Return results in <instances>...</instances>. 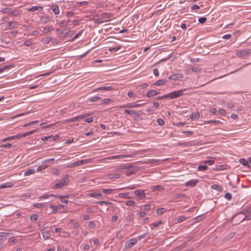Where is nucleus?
<instances>
[{
  "label": "nucleus",
  "instance_id": "1",
  "mask_svg": "<svg viewBox=\"0 0 251 251\" xmlns=\"http://www.w3.org/2000/svg\"><path fill=\"white\" fill-rule=\"evenodd\" d=\"M69 181V176L68 175H66L60 181L53 186V188L54 189L60 188L66 185L68 183Z\"/></svg>",
  "mask_w": 251,
  "mask_h": 251
},
{
  "label": "nucleus",
  "instance_id": "2",
  "mask_svg": "<svg viewBox=\"0 0 251 251\" xmlns=\"http://www.w3.org/2000/svg\"><path fill=\"white\" fill-rule=\"evenodd\" d=\"M186 91V89H181L178 91L172 92L168 94L169 98L170 99H177L184 94V92Z\"/></svg>",
  "mask_w": 251,
  "mask_h": 251
},
{
  "label": "nucleus",
  "instance_id": "3",
  "mask_svg": "<svg viewBox=\"0 0 251 251\" xmlns=\"http://www.w3.org/2000/svg\"><path fill=\"white\" fill-rule=\"evenodd\" d=\"M240 215H245V217L243 220H251V206L246 208L242 212L239 213L237 216Z\"/></svg>",
  "mask_w": 251,
  "mask_h": 251
},
{
  "label": "nucleus",
  "instance_id": "4",
  "mask_svg": "<svg viewBox=\"0 0 251 251\" xmlns=\"http://www.w3.org/2000/svg\"><path fill=\"white\" fill-rule=\"evenodd\" d=\"M135 154H122V155H114L111 156L107 157L106 159H120V158H125L127 157H134Z\"/></svg>",
  "mask_w": 251,
  "mask_h": 251
},
{
  "label": "nucleus",
  "instance_id": "5",
  "mask_svg": "<svg viewBox=\"0 0 251 251\" xmlns=\"http://www.w3.org/2000/svg\"><path fill=\"white\" fill-rule=\"evenodd\" d=\"M93 114L92 113H88L84 114L83 115H79L78 116H76L75 117L72 118L68 120L69 122H75L78 121L80 119H83L84 118L87 117L88 116H90Z\"/></svg>",
  "mask_w": 251,
  "mask_h": 251
},
{
  "label": "nucleus",
  "instance_id": "6",
  "mask_svg": "<svg viewBox=\"0 0 251 251\" xmlns=\"http://www.w3.org/2000/svg\"><path fill=\"white\" fill-rule=\"evenodd\" d=\"M251 51L249 50L245 49L240 50L236 52V55L238 57H243L248 56Z\"/></svg>",
  "mask_w": 251,
  "mask_h": 251
},
{
  "label": "nucleus",
  "instance_id": "7",
  "mask_svg": "<svg viewBox=\"0 0 251 251\" xmlns=\"http://www.w3.org/2000/svg\"><path fill=\"white\" fill-rule=\"evenodd\" d=\"M41 232L45 240L49 239L51 236V233L47 227L42 228L41 230Z\"/></svg>",
  "mask_w": 251,
  "mask_h": 251
},
{
  "label": "nucleus",
  "instance_id": "8",
  "mask_svg": "<svg viewBox=\"0 0 251 251\" xmlns=\"http://www.w3.org/2000/svg\"><path fill=\"white\" fill-rule=\"evenodd\" d=\"M137 242V240L135 238H132L125 243L126 248H130L134 246Z\"/></svg>",
  "mask_w": 251,
  "mask_h": 251
},
{
  "label": "nucleus",
  "instance_id": "9",
  "mask_svg": "<svg viewBox=\"0 0 251 251\" xmlns=\"http://www.w3.org/2000/svg\"><path fill=\"white\" fill-rule=\"evenodd\" d=\"M135 195L138 197L139 199L142 200L146 198V194L143 190H136L134 191Z\"/></svg>",
  "mask_w": 251,
  "mask_h": 251
},
{
  "label": "nucleus",
  "instance_id": "10",
  "mask_svg": "<svg viewBox=\"0 0 251 251\" xmlns=\"http://www.w3.org/2000/svg\"><path fill=\"white\" fill-rule=\"evenodd\" d=\"M9 234V233L0 232V244L1 245H2L4 242L6 237Z\"/></svg>",
  "mask_w": 251,
  "mask_h": 251
},
{
  "label": "nucleus",
  "instance_id": "11",
  "mask_svg": "<svg viewBox=\"0 0 251 251\" xmlns=\"http://www.w3.org/2000/svg\"><path fill=\"white\" fill-rule=\"evenodd\" d=\"M183 77V75L181 74H175L171 75L169 77V79L172 80H176L177 79L182 78Z\"/></svg>",
  "mask_w": 251,
  "mask_h": 251
},
{
  "label": "nucleus",
  "instance_id": "12",
  "mask_svg": "<svg viewBox=\"0 0 251 251\" xmlns=\"http://www.w3.org/2000/svg\"><path fill=\"white\" fill-rule=\"evenodd\" d=\"M21 14V11L18 8H14V10H11L10 16L11 17H18Z\"/></svg>",
  "mask_w": 251,
  "mask_h": 251
},
{
  "label": "nucleus",
  "instance_id": "13",
  "mask_svg": "<svg viewBox=\"0 0 251 251\" xmlns=\"http://www.w3.org/2000/svg\"><path fill=\"white\" fill-rule=\"evenodd\" d=\"M198 182V180L197 179H191L186 183V185L189 187H194Z\"/></svg>",
  "mask_w": 251,
  "mask_h": 251
},
{
  "label": "nucleus",
  "instance_id": "14",
  "mask_svg": "<svg viewBox=\"0 0 251 251\" xmlns=\"http://www.w3.org/2000/svg\"><path fill=\"white\" fill-rule=\"evenodd\" d=\"M160 94V92L154 90H152L149 91L147 94V96L148 98H151L153 96H156Z\"/></svg>",
  "mask_w": 251,
  "mask_h": 251
},
{
  "label": "nucleus",
  "instance_id": "15",
  "mask_svg": "<svg viewBox=\"0 0 251 251\" xmlns=\"http://www.w3.org/2000/svg\"><path fill=\"white\" fill-rule=\"evenodd\" d=\"M14 185L13 183L10 182H6L4 184L0 185V189L5 188H11Z\"/></svg>",
  "mask_w": 251,
  "mask_h": 251
},
{
  "label": "nucleus",
  "instance_id": "16",
  "mask_svg": "<svg viewBox=\"0 0 251 251\" xmlns=\"http://www.w3.org/2000/svg\"><path fill=\"white\" fill-rule=\"evenodd\" d=\"M51 9L54 12L55 15L59 14V6L57 4H53L51 6Z\"/></svg>",
  "mask_w": 251,
  "mask_h": 251
},
{
  "label": "nucleus",
  "instance_id": "17",
  "mask_svg": "<svg viewBox=\"0 0 251 251\" xmlns=\"http://www.w3.org/2000/svg\"><path fill=\"white\" fill-rule=\"evenodd\" d=\"M18 24L16 22H10L8 24L7 28L8 29H13L15 27H17Z\"/></svg>",
  "mask_w": 251,
  "mask_h": 251
},
{
  "label": "nucleus",
  "instance_id": "18",
  "mask_svg": "<svg viewBox=\"0 0 251 251\" xmlns=\"http://www.w3.org/2000/svg\"><path fill=\"white\" fill-rule=\"evenodd\" d=\"M118 167H119V169H121V170L129 169L135 168L134 167H133V165H129V164L121 165V166H119Z\"/></svg>",
  "mask_w": 251,
  "mask_h": 251
},
{
  "label": "nucleus",
  "instance_id": "19",
  "mask_svg": "<svg viewBox=\"0 0 251 251\" xmlns=\"http://www.w3.org/2000/svg\"><path fill=\"white\" fill-rule=\"evenodd\" d=\"M38 10L42 11L43 10V7L40 6H34L27 9L28 11L30 12H33Z\"/></svg>",
  "mask_w": 251,
  "mask_h": 251
},
{
  "label": "nucleus",
  "instance_id": "20",
  "mask_svg": "<svg viewBox=\"0 0 251 251\" xmlns=\"http://www.w3.org/2000/svg\"><path fill=\"white\" fill-rule=\"evenodd\" d=\"M50 21V18L49 16H43L40 19V22L42 24H46Z\"/></svg>",
  "mask_w": 251,
  "mask_h": 251
},
{
  "label": "nucleus",
  "instance_id": "21",
  "mask_svg": "<svg viewBox=\"0 0 251 251\" xmlns=\"http://www.w3.org/2000/svg\"><path fill=\"white\" fill-rule=\"evenodd\" d=\"M200 118V114L199 112L193 113L190 115V118L193 120H198Z\"/></svg>",
  "mask_w": 251,
  "mask_h": 251
},
{
  "label": "nucleus",
  "instance_id": "22",
  "mask_svg": "<svg viewBox=\"0 0 251 251\" xmlns=\"http://www.w3.org/2000/svg\"><path fill=\"white\" fill-rule=\"evenodd\" d=\"M163 190H164L163 186H162L161 185H159L154 186L152 188V191H153V192L155 191H161Z\"/></svg>",
  "mask_w": 251,
  "mask_h": 251
},
{
  "label": "nucleus",
  "instance_id": "23",
  "mask_svg": "<svg viewBox=\"0 0 251 251\" xmlns=\"http://www.w3.org/2000/svg\"><path fill=\"white\" fill-rule=\"evenodd\" d=\"M100 91L104 90L106 91H111L114 89V88L112 86H103L100 87Z\"/></svg>",
  "mask_w": 251,
  "mask_h": 251
},
{
  "label": "nucleus",
  "instance_id": "24",
  "mask_svg": "<svg viewBox=\"0 0 251 251\" xmlns=\"http://www.w3.org/2000/svg\"><path fill=\"white\" fill-rule=\"evenodd\" d=\"M212 188L213 189L216 190L218 191L222 192L223 190V188L222 186L218 185V184H214L212 186Z\"/></svg>",
  "mask_w": 251,
  "mask_h": 251
},
{
  "label": "nucleus",
  "instance_id": "25",
  "mask_svg": "<svg viewBox=\"0 0 251 251\" xmlns=\"http://www.w3.org/2000/svg\"><path fill=\"white\" fill-rule=\"evenodd\" d=\"M189 69L191 70L192 72H196V73H200L201 71V70L200 68L195 67V66H191L189 68Z\"/></svg>",
  "mask_w": 251,
  "mask_h": 251
},
{
  "label": "nucleus",
  "instance_id": "26",
  "mask_svg": "<svg viewBox=\"0 0 251 251\" xmlns=\"http://www.w3.org/2000/svg\"><path fill=\"white\" fill-rule=\"evenodd\" d=\"M129 195V193H121L119 194V196L120 197L123 199H129L131 197H130Z\"/></svg>",
  "mask_w": 251,
  "mask_h": 251
},
{
  "label": "nucleus",
  "instance_id": "27",
  "mask_svg": "<svg viewBox=\"0 0 251 251\" xmlns=\"http://www.w3.org/2000/svg\"><path fill=\"white\" fill-rule=\"evenodd\" d=\"M159 162L158 160L155 159H148L147 161L145 162V163L146 164H156Z\"/></svg>",
  "mask_w": 251,
  "mask_h": 251
},
{
  "label": "nucleus",
  "instance_id": "28",
  "mask_svg": "<svg viewBox=\"0 0 251 251\" xmlns=\"http://www.w3.org/2000/svg\"><path fill=\"white\" fill-rule=\"evenodd\" d=\"M78 166H80L79 161H75L67 166V168H74Z\"/></svg>",
  "mask_w": 251,
  "mask_h": 251
},
{
  "label": "nucleus",
  "instance_id": "29",
  "mask_svg": "<svg viewBox=\"0 0 251 251\" xmlns=\"http://www.w3.org/2000/svg\"><path fill=\"white\" fill-rule=\"evenodd\" d=\"M12 8H10V7H6V8H3L1 10V12L3 13H5V14H9V15L11 13V11L12 10Z\"/></svg>",
  "mask_w": 251,
  "mask_h": 251
},
{
  "label": "nucleus",
  "instance_id": "30",
  "mask_svg": "<svg viewBox=\"0 0 251 251\" xmlns=\"http://www.w3.org/2000/svg\"><path fill=\"white\" fill-rule=\"evenodd\" d=\"M101 100V98L98 96H93L89 98V100L90 101H96Z\"/></svg>",
  "mask_w": 251,
  "mask_h": 251
},
{
  "label": "nucleus",
  "instance_id": "31",
  "mask_svg": "<svg viewBox=\"0 0 251 251\" xmlns=\"http://www.w3.org/2000/svg\"><path fill=\"white\" fill-rule=\"evenodd\" d=\"M121 49V46L120 45H119L117 47H113V48H110L109 49V51L110 52H113V51H117L120 50Z\"/></svg>",
  "mask_w": 251,
  "mask_h": 251
},
{
  "label": "nucleus",
  "instance_id": "32",
  "mask_svg": "<svg viewBox=\"0 0 251 251\" xmlns=\"http://www.w3.org/2000/svg\"><path fill=\"white\" fill-rule=\"evenodd\" d=\"M185 197V195L184 194H183V193H178V194H176L174 196V199H179V198H184Z\"/></svg>",
  "mask_w": 251,
  "mask_h": 251
},
{
  "label": "nucleus",
  "instance_id": "33",
  "mask_svg": "<svg viewBox=\"0 0 251 251\" xmlns=\"http://www.w3.org/2000/svg\"><path fill=\"white\" fill-rule=\"evenodd\" d=\"M141 105L140 104H130L129 105H125L123 106V107L124 108H127V107H140Z\"/></svg>",
  "mask_w": 251,
  "mask_h": 251
},
{
  "label": "nucleus",
  "instance_id": "34",
  "mask_svg": "<svg viewBox=\"0 0 251 251\" xmlns=\"http://www.w3.org/2000/svg\"><path fill=\"white\" fill-rule=\"evenodd\" d=\"M35 170L34 169H29L27 171H26L25 174H24V175L25 176H29L31 174H33L35 173Z\"/></svg>",
  "mask_w": 251,
  "mask_h": 251
},
{
  "label": "nucleus",
  "instance_id": "35",
  "mask_svg": "<svg viewBox=\"0 0 251 251\" xmlns=\"http://www.w3.org/2000/svg\"><path fill=\"white\" fill-rule=\"evenodd\" d=\"M70 21V20L60 21V23H59V25L61 27L65 26L67 25V24H68V23Z\"/></svg>",
  "mask_w": 251,
  "mask_h": 251
},
{
  "label": "nucleus",
  "instance_id": "36",
  "mask_svg": "<svg viewBox=\"0 0 251 251\" xmlns=\"http://www.w3.org/2000/svg\"><path fill=\"white\" fill-rule=\"evenodd\" d=\"M206 124H210V123H213L215 124H219L221 123V122L219 120H210V121H207L204 122Z\"/></svg>",
  "mask_w": 251,
  "mask_h": 251
},
{
  "label": "nucleus",
  "instance_id": "37",
  "mask_svg": "<svg viewBox=\"0 0 251 251\" xmlns=\"http://www.w3.org/2000/svg\"><path fill=\"white\" fill-rule=\"evenodd\" d=\"M82 32L83 30L79 31L71 40H70V41L73 42L75 39L78 38L81 35Z\"/></svg>",
  "mask_w": 251,
  "mask_h": 251
},
{
  "label": "nucleus",
  "instance_id": "38",
  "mask_svg": "<svg viewBox=\"0 0 251 251\" xmlns=\"http://www.w3.org/2000/svg\"><path fill=\"white\" fill-rule=\"evenodd\" d=\"M186 219H187V217L183 216H181L177 219V223H179L182 222H183L185 220H186Z\"/></svg>",
  "mask_w": 251,
  "mask_h": 251
},
{
  "label": "nucleus",
  "instance_id": "39",
  "mask_svg": "<svg viewBox=\"0 0 251 251\" xmlns=\"http://www.w3.org/2000/svg\"><path fill=\"white\" fill-rule=\"evenodd\" d=\"M101 191L105 194H110L113 192V190L112 189L101 188Z\"/></svg>",
  "mask_w": 251,
  "mask_h": 251
},
{
  "label": "nucleus",
  "instance_id": "40",
  "mask_svg": "<svg viewBox=\"0 0 251 251\" xmlns=\"http://www.w3.org/2000/svg\"><path fill=\"white\" fill-rule=\"evenodd\" d=\"M165 84V81L163 79H159L154 83L155 85L160 86Z\"/></svg>",
  "mask_w": 251,
  "mask_h": 251
},
{
  "label": "nucleus",
  "instance_id": "41",
  "mask_svg": "<svg viewBox=\"0 0 251 251\" xmlns=\"http://www.w3.org/2000/svg\"><path fill=\"white\" fill-rule=\"evenodd\" d=\"M33 44V42L31 39L27 40L25 41L24 43V45L26 46H30Z\"/></svg>",
  "mask_w": 251,
  "mask_h": 251
},
{
  "label": "nucleus",
  "instance_id": "42",
  "mask_svg": "<svg viewBox=\"0 0 251 251\" xmlns=\"http://www.w3.org/2000/svg\"><path fill=\"white\" fill-rule=\"evenodd\" d=\"M125 113H126L129 115H135L137 114V112L134 110H126L125 111Z\"/></svg>",
  "mask_w": 251,
  "mask_h": 251
},
{
  "label": "nucleus",
  "instance_id": "43",
  "mask_svg": "<svg viewBox=\"0 0 251 251\" xmlns=\"http://www.w3.org/2000/svg\"><path fill=\"white\" fill-rule=\"evenodd\" d=\"M36 131H37V130L36 129L32 130H31L30 131L25 132V133L23 134V135L25 137H26L27 136L31 135V134L35 133Z\"/></svg>",
  "mask_w": 251,
  "mask_h": 251
},
{
  "label": "nucleus",
  "instance_id": "44",
  "mask_svg": "<svg viewBox=\"0 0 251 251\" xmlns=\"http://www.w3.org/2000/svg\"><path fill=\"white\" fill-rule=\"evenodd\" d=\"M239 161L242 164L244 165V166L249 165L248 161L247 160L245 159L244 158L240 159Z\"/></svg>",
  "mask_w": 251,
  "mask_h": 251
},
{
  "label": "nucleus",
  "instance_id": "45",
  "mask_svg": "<svg viewBox=\"0 0 251 251\" xmlns=\"http://www.w3.org/2000/svg\"><path fill=\"white\" fill-rule=\"evenodd\" d=\"M165 209L163 208H158L156 210V212L158 215L162 214L164 213Z\"/></svg>",
  "mask_w": 251,
  "mask_h": 251
},
{
  "label": "nucleus",
  "instance_id": "46",
  "mask_svg": "<svg viewBox=\"0 0 251 251\" xmlns=\"http://www.w3.org/2000/svg\"><path fill=\"white\" fill-rule=\"evenodd\" d=\"M113 101V100L110 99H104L102 102L101 103L102 104H107L110 102H111Z\"/></svg>",
  "mask_w": 251,
  "mask_h": 251
},
{
  "label": "nucleus",
  "instance_id": "47",
  "mask_svg": "<svg viewBox=\"0 0 251 251\" xmlns=\"http://www.w3.org/2000/svg\"><path fill=\"white\" fill-rule=\"evenodd\" d=\"M162 224V221L161 220L158 221L157 223H153L151 225V226H152L154 228L156 227L159 225Z\"/></svg>",
  "mask_w": 251,
  "mask_h": 251
},
{
  "label": "nucleus",
  "instance_id": "48",
  "mask_svg": "<svg viewBox=\"0 0 251 251\" xmlns=\"http://www.w3.org/2000/svg\"><path fill=\"white\" fill-rule=\"evenodd\" d=\"M208 167L206 165H200L198 169L199 171H203L207 170Z\"/></svg>",
  "mask_w": 251,
  "mask_h": 251
},
{
  "label": "nucleus",
  "instance_id": "49",
  "mask_svg": "<svg viewBox=\"0 0 251 251\" xmlns=\"http://www.w3.org/2000/svg\"><path fill=\"white\" fill-rule=\"evenodd\" d=\"M39 217V215L37 214H33L30 217V220L33 221H36Z\"/></svg>",
  "mask_w": 251,
  "mask_h": 251
},
{
  "label": "nucleus",
  "instance_id": "50",
  "mask_svg": "<svg viewBox=\"0 0 251 251\" xmlns=\"http://www.w3.org/2000/svg\"><path fill=\"white\" fill-rule=\"evenodd\" d=\"M33 206L36 208H41L44 206V204L43 203H34Z\"/></svg>",
  "mask_w": 251,
  "mask_h": 251
},
{
  "label": "nucleus",
  "instance_id": "51",
  "mask_svg": "<svg viewBox=\"0 0 251 251\" xmlns=\"http://www.w3.org/2000/svg\"><path fill=\"white\" fill-rule=\"evenodd\" d=\"M167 98H169L168 94L164 95H163L162 96L158 97H157L156 98V100H162V99H167Z\"/></svg>",
  "mask_w": 251,
  "mask_h": 251
},
{
  "label": "nucleus",
  "instance_id": "52",
  "mask_svg": "<svg viewBox=\"0 0 251 251\" xmlns=\"http://www.w3.org/2000/svg\"><path fill=\"white\" fill-rule=\"evenodd\" d=\"M135 204V202L134 201L132 200L127 201L126 202V205L127 206H133Z\"/></svg>",
  "mask_w": 251,
  "mask_h": 251
},
{
  "label": "nucleus",
  "instance_id": "53",
  "mask_svg": "<svg viewBox=\"0 0 251 251\" xmlns=\"http://www.w3.org/2000/svg\"><path fill=\"white\" fill-rule=\"evenodd\" d=\"M14 137H13V136H9V137H8L7 138H3V139H2L1 141L2 142H6L7 141H11V140H14Z\"/></svg>",
  "mask_w": 251,
  "mask_h": 251
},
{
  "label": "nucleus",
  "instance_id": "54",
  "mask_svg": "<svg viewBox=\"0 0 251 251\" xmlns=\"http://www.w3.org/2000/svg\"><path fill=\"white\" fill-rule=\"evenodd\" d=\"M74 33H75L74 30L68 31L66 33L65 36L67 37H70V36H72Z\"/></svg>",
  "mask_w": 251,
  "mask_h": 251
},
{
  "label": "nucleus",
  "instance_id": "55",
  "mask_svg": "<svg viewBox=\"0 0 251 251\" xmlns=\"http://www.w3.org/2000/svg\"><path fill=\"white\" fill-rule=\"evenodd\" d=\"M50 207L51 209H52V210H53L52 213H56L57 212L58 210H57V206H55L54 205L51 204V205H50Z\"/></svg>",
  "mask_w": 251,
  "mask_h": 251
},
{
  "label": "nucleus",
  "instance_id": "56",
  "mask_svg": "<svg viewBox=\"0 0 251 251\" xmlns=\"http://www.w3.org/2000/svg\"><path fill=\"white\" fill-rule=\"evenodd\" d=\"M89 196L91 197H94V198H98L99 197H100L101 196V194L100 193H91L89 194Z\"/></svg>",
  "mask_w": 251,
  "mask_h": 251
},
{
  "label": "nucleus",
  "instance_id": "57",
  "mask_svg": "<svg viewBox=\"0 0 251 251\" xmlns=\"http://www.w3.org/2000/svg\"><path fill=\"white\" fill-rule=\"evenodd\" d=\"M157 122L158 124L160 126H163L165 124L164 121L162 119H161V118L158 119L157 120Z\"/></svg>",
  "mask_w": 251,
  "mask_h": 251
},
{
  "label": "nucleus",
  "instance_id": "58",
  "mask_svg": "<svg viewBox=\"0 0 251 251\" xmlns=\"http://www.w3.org/2000/svg\"><path fill=\"white\" fill-rule=\"evenodd\" d=\"M225 198L228 200H230L232 198L231 194L230 193H226L225 195Z\"/></svg>",
  "mask_w": 251,
  "mask_h": 251
},
{
  "label": "nucleus",
  "instance_id": "59",
  "mask_svg": "<svg viewBox=\"0 0 251 251\" xmlns=\"http://www.w3.org/2000/svg\"><path fill=\"white\" fill-rule=\"evenodd\" d=\"M206 20L207 19L205 17H201L199 19L198 21L200 23L203 24L206 22Z\"/></svg>",
  "mask_w": 251,
  "mask_h": 251
},
{
  "label": "nucleus",
  "instance_id": "60",
  "mask_svg": "<svg viewBox=\"0 0 251 251\" xmlns=\"http://www.w3.org/2000/svg\"><path fill=\"white\" fill-rule=\"evenodd\" d=\"M133 216L131 215H127L126 218V220L127 222H131L133 220Z\"/></svg>",
  "mask_w": 251,
  "mask_h": 251
},
{
  "label": "nucleus",
  "instance_id": "61",
  "mask_svg": "<svg viewBox=\"0 0 251 251\" xmlns=\"http://www.w3.org/2000/svg\"><path fill=\"white\" fill-rule=\"evenodd\" d=\"M88 226L90 227V228H94L96 226V224L94 222V221H90L89 223V224H88Z\"/></svg>",
  "mask_w": 251,
  "mask_h": 251
},
{
  "label": "nucleus",
  "instance_id": "62",
  "mask_svg": "<svg viewBox=\"0 0 251 251\" xmlns=\"http://www.w3.org/2000/svg\"><path fill=\"white\" fill-rule=\"evenodd\" d=\"M183 133L186 134L187 136H190L193 134V132L192 131H184L182 132Z\"/></svg>",
  "mask_w": 251,
  "mask_h": 251
},
{
  "label": "nucleus",
  "instance_id": "63",
  "mask_svg": "<svg viewBox=\"0 0 251 251\" xmlns=\"http://www.w3.org/2000/svg\"><path fill=\"white\" fill-rule=\"evenodd\" d=\"M144 210H149L151 208V204H146L143 205Z\"/></svg>",
  "mask_w": 251,
  "mask_h": 251
},
{
  "label": "nucleus",
  "instance_id": "64",
  "mask_svg": "<svg viewBox=\"0 0 251 251\" xmlns=\"http://www.w3.org/2000/svg\"><path fill=\"white\" fill-rule=\"evenodd\" d=\"M17 242V240L14 238H10L8 241V242L10 244H14V243H16Z\"/></svg>",
  "mask_w": 251,
  "mask_h": 251
}]
</instances>
